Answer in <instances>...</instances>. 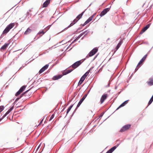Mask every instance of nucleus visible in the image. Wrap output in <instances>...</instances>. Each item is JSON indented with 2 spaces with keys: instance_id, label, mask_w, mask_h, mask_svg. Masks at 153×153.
I'll list each match as a JSON object with an SVG mask.
<instances>
[{
  "instance_id": "obj_1",
  "label": "nucleus",
  "mask_w": 153,
  "mask_h": 153,
  "mask_svg": "<svg viewBox=\"0 0 153 153\" xmlns=\"http://www.w3.org/2000/svg\"><path fill=\"white\" fill-rule=\"evenodd\" d=\"M15 25L14 23H11L8 25L5 28L3 32V34H5L7 33L10 29L14 27Z\"/></svg>"
},
{
  "instance_id": "obj_2",
  "label": "nucleus",
  "mask_w": 153,
  "mask_h": 153,
  "mask_svg": "<svg viewBox=\"0 0 153 153\" xmlns=\"http://www.w3.org/2000/svg\"><path fill=\"white\" fill-rule=\"evenodd\" d=\"M83 62V61H81V60L78 61L73 64L72 65V67L74 69H75L81 65Z\"/></svg>"
},
{
  "instance_id": "obj_3",
  "label": "nucleus",
  "mask_w": 153,
  "mask_h": 153,
  "mask_svg": "<svg viewBox=\"0 0 153 153\" xmlns=\"http://www.w3.org/2000/svg\"><path fill=\"white\" fill-rule=\"evenodd\" d=\"M131 125L128 124L123 126L120 130V132H124L128 129L131 127Z\"/></svg>"
},
{
  "instance_id": "obj_4",
  "label": "nucleus",
  "mask_w": 153,
  "mask_h": 153,
  "mask_svg": "<svg viewBox=\"0 0 153 153\" xmlns=\"http://www.w3.org/2000/svg\"><path fill=\"white\" fill-rule=\"evenodd\" d=\"M49 66V64H47L45 66L43 67L39 71V74H41V73L44 71L46 69H47Z\"/></svg>"
},
{
  "instance_id": "obj_5",
  "label": "nucleus",
  "mask_w": 153,
  "mask_h": 153,
  "mask_svg": "<svg viewBox=\"0 0 153 153\" xmlns=\"http://www.w3.org/2000/svg\"><path fill=\"white\" fill-rule=\"evenodd\" d=\"M95 14L96 13H94L93 15L90 17L84 23V24L82 26H84L88 23L89 22H90L91 21Z\"/></svg>"
},
{
  "instance_id": "obj_6",
  "label": "nucleus",
  "mask_w": 153,
  "mask_h": 153,
  "mask_svg": "<svg viewBox=\"0 0 153 153\" xmlns=\"http://www.w3.org/2000/svg\"><path fill=\"white\" fill-rule=\"evenodd\" d=\"M109 10L110 9L108 8L105 9L100 14V16H102L104 15L108 12L109 11Z\"/></svg>"
},
{
  "instance_id": "obj_7",
  "label": "nucleus",
  "mask_w": 153,
  "mask_h": 153,
  "mask_svg": "<svg viewBox=\"0 0 153 153\" xmlns=\"http://www.w3.org/2000/svg\"><path fill=\"white\" fill-rule=\"evenodd\" d=\"M151 24L147 25L145 27H143L140 33L142 34L144 32L150 27Z\"/></svg>"
},
{
  "instance_id": "obj_8",
  "label": "nucleus",
  "mask_w": 153,
  "mask_h": 153,
  "mask_svg": "<svg viewBox=\"0 0 153 153\" xmlns=\"http://www.w3.org/2000/svg\"><path fill=\"white\" fill-rule=\"evenodd\" d=\"M108 96L107 94H105L102 96L100 99V102L101 103H102L104 100L107 99Z\"/></svg>"
},
{
  "instance_id": "obj_9",
  "label": "nucleus",
  "mask_w": 153,
  "mask_h": 153,
  "mask_svg": "<svg viewBox=\"0 0 153 153\" xmlns=\"http://www.w3.org/2000/svg\"><path fill=\"white\" fill-rule=\"evenodd\" d=\"M96 53V48H94L88 54L87 57H91L93 56Z\"/></svg>"
},
{
  "instance_id": "obj_10",
  "label": "nucleus",
  "mask_w": 153,
  "mask_h": 153,
  "mask_svg": "<svg viewBox=\"0 0 153 153\" xmlns=\"http://www.w3.org/2000/svg\"><path fill=\"white\" fill-rule=\"evenodd\" d=\"M118 145L115 146L109 149L106 153H112L118 146Z\"/></svg>"
},
{
  "instance_id": "obj_11",
  "label": "nucleus",
  "mask_w": 153,
  "mask_h": 153,
  "mask_svg": "<svg viewBox=\"0 0 153 153\" xmlns=\"http://www.w3.org/2000/svg\"><path fill=\"white\" fill-rule=\"evenodd\" d=\"M9 44V43H5L4 45L1 47L0 50L1 51H4L6 50Z\"/></svg>"
},
{
  "instance_id": "obj_12",
  "label": "nucleus",
  "mask_w": 153,
  "mask_h": 153,
  "mask_svg": "<svg viewBox=\"0 0 153 153\" xmlns=\"http://www.w3.org/2000/svg\"><path fill=\"white\" fill-rule=\"evenodd\" d=\"M62 76V75H58L53 77L52 79L53 80H56L61 78Z\"/></svg>"
},
{
  "instance_id": "obj_13",
  "label": "nucleus",
  "mask_w": 153,
  "mask_h": 153,
  "mask_svg": "<svg viewBox=\"0 0 153 153\" xmlns=\"http://www.w3.org/2000/svg\"><path fill=\"white\" fill-rule=\"evenodd\" d=\"M51 0H47L43 4L42 7H45L48 6L50 3Z\"/></svg>"
},
{
  "instance_id": "obj_14",
  "label": "nucleus",
  "mask_w": 153,
  "mask_h": 153,
  "mask_svg": "<svg viewBox=\"0 0 153 153\" xmlns=\"http://www.w3.org/2000/svg\"><path fill=\"white\" fill-rule=\"evenodd\" d=\"M147 84L149 86H152L153 85V77L149 79V81L147 82Z\"/></svg>"
},
{
  "instance_id": "obj_15",
  "label": "nucleus",
  "mask_w": 153,
  "mask_h": 153,
  "mask_svg": "<svg viewBox=\"0 0 153 153\" xmlns=\"http://www.w3.org/2000/svg\"><path fill=\"white\" fill-rule=\"evenodd\" d=\"M73 70L72 69H70V70H65L63 71L62 72V74L63 75H65L70 73Z\"/></svg>"
},
{
  "instance_id": "obj_16",
  "label": "nucleus",
  "mask_w": 153,
  "mask_h": 153,
  "mask_svg": "<svg viewBox=\"0 0 153 153\" xmlns=\"http://www.w3.org/2000/svg\"><path fill=\"white\" fill-rule=\"evenodd\" d=\"M85 77H84V76H82L81 78H80V79L79 81V82H78V85H79L81 84H82V83L84 81L85 79Z\"/></svg>"
},
{
  "instance_id": "obj_17",
  "label": "nucleus",
  "mask_w": 153,
  "mask_h": 153,
  "mask_svg": "<svg viewBox=\"0 0 153 153\" xmlns=\"http://www.w3.org/2000/svg\"><path fill=\"white\" fill-rule=\"evenodd\" d=\"M128 100H126L122 103L117 109V110L119 109L120 107H123L128 103Z\"/></svg>"
},
{
  "instance_id": "obj_18",
  "label": "nucleus",
  "mask_w": 153,
  "mask_h": 153,
  "mask_svg": "<svg viewBox=\"0 0 153 153\" xmlns=\"http://www.w3.org/2000/svg\"><path fill=\"white\" fill-rule=\"evenodd\" d=\"M13 107H12L10 108L7 112L4 114V115L2 117V119L4 118L5 117H6L8 114L13 109Z\"/></svg>"
},
{
  "instance_id": "obj_19",
  "label": "nucleus",
  "mask_w": 153,
  "mask_h": 153,
  "mask_svg": "<svg viewBox=\"0 0 153 153\" xmlns=\"http://www.w3.org/2000/svg\"><path fill=\"white\" fill-rule=\"evenodd\" d=\"M78 20H77V19L76 18L75 19L73 22L70 24V25L68 26V27H69L71 26H72L74 24H75V23H76Z\"/></svg>"
},
{
  "instance_id": "obj_20",
  "label": "nucleus",
  "mask_w": 153,
  "mask_h": 153,
  "mask_svg": "<svg viewBox=\"0 0 153 153\" xmlns=\"http://www.w3.org/2000/svg\"><path fill=\"white\" fill-rule=\"evenodd\" d=\"M32 31V30L30 29L29 28H28L27 30L25 32V34H28L30 33Z\"/></svg>"
},
{
  "instance_id": "obj_21",
  "label": "nucleus",
  "mask_w": 153,
  "mask_h": 153,
  "mask_svg": "<svg viewBox=\"0 0 153 153\" xmlns=\"http://www.w3.org/2000/svg\"><path fill=\"white\" fill-rule=\"evenodd\" d=\"M84 12V11L82 12L81 14L78 15L76 18V19H77L78 20H79L82 17Z\"/></svg>"
},
{
  "instance_id": "obj_22",
  "label": "nucleus",
  "mask_w": 153,
  "mask_h": 153,
  "mask_svg": "<svg viewBox=\"0 0 153 153\" xmlns=\"http://www.w3.org/2000/svg\"><path fill=\"white\" fill-rule=\"evenodd\" d=\"M147 56H148L147 54H146V55H145L143 57V58L141 59V60L140 61H141V62H143L145 60V59H146V57H147Z\"/></svg>"
},
{
  "instance_id": "obj_23",
  "label": "nucleus",
  "mask_w": 153,
  "mask_h": 153,
  "mask_svg": "<svg viewBox=\"0 0 153 153\" xmlns=\"http://www.w3.org/2000/svg\"><path fill=\"white\" fill-rule=\"evenodd\" d=\"M26 87V86H25L23 85L20 88L19 90H20L21 92H22L25 90Z\"/></svg>"
},
{
  "instance_id": "obj_24",
  "label": "nucleus",
  "mask_w": 153,
  "mask_h": 153,
  "mask_svg": "<svg viewBox=\"0 0 153 153\" xmlns=\"http://www.w3.org/2000/svg\"><path fill=\"white\" fill-rule=\"evenodd\" d=\"M122 43V42L121 41H120L117 45L116 46V51L118 49L120 48V46L121 45Z\"/></svg>"
},
{
  "instance_id": "obj_25",
  "label": "nucleus",
  "mask_w": 153,
  "mask_h": 153,
  "mask_svg": "<svg viewBox=\"0 0 153 153\" xmlns=\"http://www.w3.org/2000/svg\"><path fill=\"white\" fill-rule=\"evenodd\" d=\"M83 100L81 99L80 101H79V102L78 103L77 106V107L78 108L79 106L81 104V103H82Z\"/></svg>"
},
{
  "instance_id": "obj_26",
  "label": "nucleus",
  "mask_w": 153,
  "mask_h": 153,
  "mask_svg": "<svg viewBox=\"0 0 153 153\" xmlns=\"http://www.w3.org/2000/svg\"><path fill=\"white\" fill-rule=\"evenodd\" d=\"M73 105H71L68 109L67 111V114L68 113V112H69V111H70L71 108L73 107Z\"/></svg>"
},
{
  "instance_id": "obj_27",
  "label": "nucleus",
  "mask_w": 153,
  "mask_h": 153,
  "mask_svg": "<svg viewBox=\"0 0 153 153\" xmlns=\"http://www.w3.org/2000/svg\"><path fill=\"white\" fill-rule=\"evenodd\" d=\"M143 63V62H141V61H140L139 62V63H138V64L137 66V67L138 68H139L140 67V65H142V64Z\"/></svg>"
},
{
  "instance_id": "obj_28",
  "label": "nucleus",
  "mask_w": 153,
  "mask_h": 153,
  "mask_svg": "<svg viewBox=\"0 0 153 153\" xmlns=\"http://www.w3.org/2000/svg\"><path fill=\"white\" fill-rule=\"evenodd\" d=\"M45 32L43 30H42L41 31H40L38 33V35H40L41 34H42L41 36L43 35L45 33Z\"/></svg>"
},
{
  "instance_id": "obj_29",
  "label": "nucleus",
  "mask_w": 153,
  "mask_h": 153,
  "mask_svg": "<svg viewBox=\"0 0 153 153\" xmlns=\"http://www.w3.org/2000/svg\"><path fill=\"white\" fill-rule=\"evenodd\" d=\"M28 91V90L26 91L25 93H24L22 94L21 95V96L20 97V98H17L16 99V100H19V98H21L22 96L23 95H25V94Z\"/></svg>"
},
{
  "instance_id": "obj_30",
  "label": "nucleus",
  "mask_w": 153,
  "mask_h": 153,
  "mask_svg": "<svg viewBox=\"0 0 153 153\" xmlns=\"http://www.w3.org/2000/svg\"><path fill=\"white\" fill-rule=\"evenodd\" d=\"M22 93V92L20 90H19L16 94L15 96H18V95L20 94L21 93Z\"/></svg>"
},
{
  "instance_id": "obj_31",
  "label": "nucleus",
  "mask_w": 153,
  "mask_h": 153,
  "mask_svg": "<svg viewBox=\"0 0 153 153\" xmlns=\"http://www.w3.org/2000/svg\"><path fill=\"white\" fill-rule=\"evenodd\" d=\"M4 107L3 106H0V112H1L4 109Z\"/></svg>"
},
{
  "instance_id": "obj_32",
  "label": "nucleus",
  "mask_w": 153,
  "mask_h": 153,
  "mask_svg": "<svg viewBox=\"0 0 153 153\" xmlns=\"http://www.w3.org/2000/svg\"><path fill=\"white\" fill-rule=\"evenodd\" d=\"M89 73V72L88 71L83 76H84V77H85L86 78V76Z\"/></svg>"
},
{
  "instance_id": "obj_33",
  "label": "nucleus",
  "mask_w": 153,
  "mask_h": 153,
  "mask_svg": "<svg viewBox=\"0 0 153 153\" xmlns=\"http://www.w3.org/2000/svg\"><path fill=\"white\" fill-rule=\"evenodd\" d=\"M54 117V114H53L51 116V117H50V119H49V121H51V120L53 118V117Z\"/></svg>"
},
{
  "instance_id": "obj_34",
  "label": "nucleus",
  "mask_w": 153,
  "mask_h": 153,
  "mask_svg": "<svg viewBox=\"0 0 153 153\" xmlns=\"http://www.w3.org/2000/svg\"><path fill=\"white\" fill-rule=\"evenodd\" d=\"M87 33L86 32V31H85L81 34H82V36L83 35L85 34V35L86 34H87Z\"/></svg>"
},
{
  "instance_id": "obj_35",
  "label": "nucleus",
  "mask_w": 153,
  "mask_h": 153,
  "mask_svg": "<svg viewBox=\"0 0 153 153\" xmlns=\"http://www.w3.org/2000/svg\"><path fill=\"white\" fill-rule=\"evenodd\" d=\"M87 94H85V95H84L82 97V98L83 99H85V98L86 97H87Z\"/></svg>"
},
{
  "instance_id": "obj_36",
  "label": "nucleus",
  "mask_w": 153,
  "mask_h": 153,
  "mask_svg": "<svg viewBox=\"0 0 153 153\" xmlns=\"http://www.w3.org/2000/svg\"><path fill=\"white\" fill-rule=\"evenodd\" d=\"M103 115V114L102 113L100 115L99 117V118H100Z\"/></svg>"
},
{
  "instance_id": "obj_37",
  "label": "nucleus",
  "mask_w": 153,
  "mask_h": 153,
  "mask_svg": "<svg viewBox=\"0 0 153 153\" xmlns=\"http://www.w3.org/2000/svg\"><path fill=\"white\" fill-rule=\"evenodd\" d=\"M82 36V34H79V36L77 37V38L79 39V38H80Z\"/></svg>"
},
{
  "instance_id": "obj_38",
  "label": "nucleus",
  "mask_w": 153,
  "mask_h": 153,
  "mask_svg": "<svg viewBox=\"0 0 153 153\" xmlns=\"http://www.w3.org/2000/svg\"><path fill=\"white\" fill-rule=\"evenodd\" d=\"M43 119H43L42 120L40 121V123H39V125H41L42 124V123L43 122Z\"/></svg>"
},
{
  "instance_id": "obj_39",
  "label": "nucleus",
  "mask_w": 153,
  "mask_h": 153,
  "mask_svg": "<svg viewBox=\"0 0 153 153\" xmlns=\"http://www.w3.org/2000/svg\"><path fill=\"white\" fill-rule=\"evenodd\" d=\"M40 146V144L39 145V146H38V147L37 148L36 150H37L39 149V147Z\"/></svg>"
},
{
  "instance_id": "obj_40",
  "label": "nucleus",
  "mask_w": 153,
  "mask_h": 153,
  "mask_svg": "<svg viewBox=\"0 0 153 153\" xmlns=\"http://www.w3.org/2000/svg\"><path fill=\"white\" fill-rule=\"evenodd\" d=\"M83 101L85 100L84 99L82 98L81 99Z\"/></svg>"
},
{
  "instance_id": "obj_41",
  "label": "nucleus",
  "mask_w": 153,
  "mask_h": 153,
  "mask_svg": "<svg viewBox=\"0 0 153 153\" xmlns=\"http://www.w3.org/2000/svg\"><path fill=\"white\" fill-rule=\"evenodd\" d=\"M97 49L96 48V52H97Z\"/></svg>"
},
{
  "instance_id": "obj_42",
  "label": "nucleus",
  "mask_w": 153,
  "mask_h": 153,
  "mask_svg": "<svg viewBox=\"0 0 153 153\" xmlns=\"http://www.w3.org/2000/svg\"><path fill=\"white\" fill-rule=\"evenodd\" d=\"M2 120V119H0V121Z\"/></svg>"
}]
</instances>
